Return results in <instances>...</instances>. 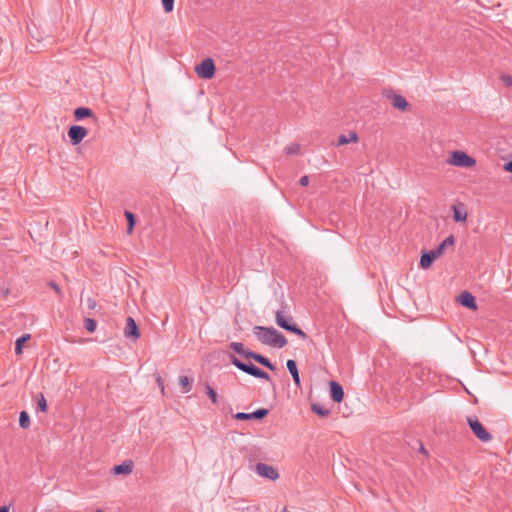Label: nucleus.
Here are the masks:
<instances>
[{"label":"nucleus","mask_w":512,"mask_h":512,"mask_svg":"<svg viewBox=\"0 0 512 512\" xmlns=\"http://www.w3.org/2000/svg\"><path fill=\"white\" fill-rule=\"evenodd\" d=\"M503 169L506 172L512 173V161H508L503 165Z\"/></svg>","instance_id":"nucleus-38"},{"label":"nucleus","mask_w":512,"mask_h":512,"mask_svg":"<svg viewBox=\"0 0 512 512\" xmlns=\"http://www.w3.org/2000/svg\"><path fill=\"white\" fill-rule=\"evenodd\" d=\"M440 256L435 251V249L430 251H422V255L420 257V267L423 269H428L432 266L433 262L438 259Z\"/></svg>","instance_id":"nucleus-11"},{"label":"nucleus","mask_w":512,"mask_h":512,"mask_svg":"<svg viewBox=\"0 0 512 512\" xmlns=\"http://www.w3.org/2000/svg\"><path fill=\"white\" fill-rule=\"evenodd\" d=\"M281 512H289V511H288V509L286 507H284Z\"/></svg>","instance_id":"nucleus-43"},{"label":"nucleus","mask_w":512,"mask_h":512,"mask_svg":"<svg viewBox=\"0 0 512 512\" xmlns=\"http://www.w3.org/2000/svg\"><path fill=\"white\" fill-rule=\"evenodd\" d=\"M205 388L206 394L208 395L212 403L216 404L218 402V394L216 393V391L208 383L205 384Z\"/></svg>","instance_id":"nucleus-29"},{"label":"nucleus","mask_w":512,"mask_h":512,"mask_svg":"<svg viewBox=\"0 0 512 512\" xmlns=\"http://www.w3.org/2000/svg\"><path fill=\"white\" fill-rule=\"evenodd\" d=\"M230 362L237 367L239 370L253 376L256 378L264 379L267 381H270L271 378L267 372L260 369L256 365H254L252 362L245 363L241 361L239 358H237L234 354L229 355Z\"/></svg>","instance_id":"nucleus-2"},{"label":"nucleus","mask_w":512,"mask_h":512,"mask_svg":"<svg viewBox=\"0 0 512 512\" xmlns=\"http://www.w3.org/2000/svg\"><path fill=\"white\" fill-rule=\"evenodd\" d=\"M84 327L89 333H93L96 330L97 322L93 318H85Z\"/></svg>","instance_id":"nucleus-28"},{"label":"nucleus","mask_w":512,"mask_h":512,"mask_svg":"<svg viewBox=\"0 0 512 512\" xmlns=\"http://www.w3.org/2000/svg\"><path fill=\"white\" fill-rule=\"evenodd\" d=\"M453 219L455 222H465L467 220V212L463 203H459V206L453 205Z\"/></svg>","instance_id":"nucleus-19"},{"label":"nucleus","mask_w":512,"mask_h":512,"mask_svg":"<svg viewBox=\"0 0 512 512\" xmlns=\"http://www.w3.org/2000/svg\"><path fill=\"white\" fill-rule=\"evenodd\" d=\"M73 115H74L75 120H77V121H81L85 118H93L95 121L97 120L92 109H90L88 107L76 108L73 112Z\"/></svg>","instance_id":"nucleus-16"},{"label":"nucleus","mask_w":512,"mask_h":512,"mask_svg":"<svg viewBox=\"0 0 512 512\" xmlns=\"http://www.w3.org/2000/svg\"><path fill=\"white\" fill-rule=\"evenodd\" d=\"M457 300L463 307L470 310H477L476 299L469 291L461 292Z\"/></svg>","instance_id":"nucleus-12"},{"label":"nucleus","mask_w":512,"mask_h":512,"mask_svg":"<svg viewBox=\"0 0 512 512\" xmlns=\"http://www.w3.org/2000/svg\"><path fill=\"white\" fill-rule=\"evenodd\" d=\"M37 407H38V410H40L41 412H44V413H46L48 410L47 401H46L43 393H39L37 395Z\"/></svg>","instance_id":"nucleus-27"},{"label":"nucleus","mask_w":512,"mask_h":512,"mask_svg":"<svg viewBox=\"0 0 512 512\" xmlns=\"http://www.w3.org/2000/svg\"><path fill=\"white\" fill-rule=\"evenodd\" d=\"M383 96L391 101L392 106L402 112L410 109L408 101L400 94L395 93L392 89L383 90Z\"/></svg>","instance_id":"nucleus-6"},{"label":"nucleus","mask_w":512,"mask_h":512,"mask_svg":"<svg viewBox=\"0 0 512 512\" xmlns=\"http://www.w3.org/2000/svg\"><path fill=\"white\" fill-rule=\"evenodd\" d=\"M276 323L280 328L294 333L302 339H306L308 337L307 334L293 322V318L290 316H285L283 311L276 312Z\"/></svg>","instance_id":"nucleus-3"},{"label":"nucleus","mask_w":512,"mask_h":512,"mask_svg":"<svg viewBox=\"0 0 512 512\" xmlns=\"http://www.w3.org/2000/svg\"><path fill=\"white\" fill-rule=\"evenodd\" d=\"M31 338L30 334H23L16 340L15 353L17 355L22 354L23 345Z\"/></svg>","instance_id":"nucleus-24"},{"label":"nucleus","mask_w":512,"mask_h":512,"mask_svg":"<svg viewBox=\"0 0 512 512\" xmlns=\"http://www.w3.org/2000/svg\"><path fill=\"white\" fill-rule=\"evenodd\" d=\"M329 387L331 399L336 403L342 402L344 399L343 387L336 381H330Z\"/></svg>","instance_id":"nucleus-14"},{"label":"nucleus","mask_w":512,"mask_h":512,"mask_svg":"<svg viewBox=\"0 0 512 512\" xmlns=\"http://www.w3.org/2000/svg\"><path fill=\"white\" fill-rule=\"evenodd\" d=\"M468 425L472 430L473 434L482 442H489L492 439V435L487 431L484 425L479 421L477 417H468Z\"/></svg>","instance_id":"nucleus-4"},{"label":"nucleus","mask_w":512,"mask_h":512,"mask_svg":"<svg viewBox=\"0 0 512 512\" xmlns=\"http://www.w3.org/2000/svg\"><path fill=\"white\" fill-rule=\"evenodd\" d=\"M195 72L201 79H211L216 73V66H195Z\"/></svg>","instance_id":"nucleus-15"},{"label":"nucleus","mask_w":512,"mask_h":512,"mask_svg":"<svg viewBox=\"0 0 512 512\" xmlns=\"http://www.w3.org/2000/svg\"><path fill=\"white\" fill-rule=\"evenodd\" d=\"M247 359L254 360L260 365L266 367L270 371H275L276 366L264 355L251 351V353H247Z\"/></svg>","instance_id":"nucleus-13"},{"label":"nucleus","mask_w":512,"mask_h":512,"mask_svg":"<svg viewBox=\"0 0 512 512\" xmlns=\"http://www.w3.org/2000/svg\"><path fill=\"white\" fill-rule=\"evenodd\" d=\"M155 380H156L158 387L161 390V393L164 394V390H165L164 380L159 373L155 374Z\"/></svg>","instance_id":"nucleus-33"},{"label":"nucleus","mask_w":512,"mask_h":512,"mask_svg":"<svg viewBox=\"0 0 512 512\" xmlns=\"http://www.w3.org/2000/svg\"><path fill=\"white\" fill-rule=\"evenodd\" d=\"M68 137L72 145H78L87 136L88 130L80 125H72L68 129Z\"/></svg>","instance_id":"nucleus-7"},{"label":"nucleus","mask_w":512,"mask_h":512,"mask_svg":"<svg viewBox=\"0 0 512 512\" xmlns=\"http://www.w3.org/2000/svg\"><path fill=\"white\" fill-rule=\"evenodd\" d=\"M299 183L301 186H307L309 184V177L307 175L302 176Z\"/></svg>","instance_id":"nucleus-37"},{"label":"nucleus","mask_w":512,"mask_h":512,"mask_svg":"<svg viewBox=\"0 0 512 512\" xmlns=\"http://www.w3.org/2000/svg\"><path fill=\"white\" fill-rule=\"evenodd\" d=\"M199 64H214V60L210 57L203 59Z\"/></svg>","instance_id":"nucleus-40"},{"label":"nucleus","mask_w":512,"mask_h":512,"mask_svg":"<svg viewBox=\"0 0 512 512\" xmlns=\"http://www.w3.org/2000/svg\"><path fill=\"white\" fill-rule=\"evenodd\" d=\"M454 244L455 238L453 235H450L443 242H441L437 248H435V251L438 253L439 256H441L448 246H454Z\"/></svg>","instance_id":"nucleus-22"},{"label":"nucleus","mask_w":512,"mask_h":512,"mask_svg":"<svg viewBox=\"0 0 512 512\" xmlns=\"http://www.w3.org/2000/svg\"><path fill=\"white\" fill-rule=\"evenodd\" d=\"M229 347L237 354L243 356L244 358L247 359V353H251L250 350L246 349L244 347V344L243 343H240V342H231L229 344Z\"/></svg>","instance_id":"nucleus-21"},{"label":"nucleus","mask_w":512,"mask_h":512,"mask_svg":"<svg viewBox=\"0 0 512 512\" xmlns=\"http://www.w3.org/2000/svg\"><path fill=\"white\" fill-rule=\"evenodd\" d=\"M311 410L320 417H327L330 415V410L320 403H312Z\"/></svg>","instance_id":"nucleus-23"},{"label":"nucleus","mask_w":512,"mask_h":512,"mask_svg":"<svg viewBox=\"0 0 512 512\" xmlns=\"http://www.w3.org/2000/svg\"><path fill=\"white\" fill-rule=\"evenodd\" d=\"M286 366L293 378L294 384L296 385V387L300 388L301 382L296 361L293 359H289L286 362Z\"/></svg>","instance_id":"nucleus-17"},{"label":"nucleus","mask_w":512,"mask_h":512,"mask_svg":"<svg viewBox=\"0 0 512 512\" xmlns=\"http://www.w3.org/2000/svg\"><path fill=\"white\" fill-rule=\"evenodd\" d=\"M95 512H102V511H101V510H97V511H95Z\"/></svg>","instance_id":"nucleus-44"},{"label":"nucleus","mask_w":512,"mask_h":512,"mask_svg":"<svg viewBox=\"0 0 512 512\" xmlns=\"http://www.w3.org/2000/svg\"><path fill=\"white\" fill-rule=\"evenodd\" d=\"M179 384L182 387L183 391L185 393L189 392L191 390V385L189 378L185 375H182L179 377Z\"/></svg>","instance_id":"nucleus-30"},{"label":"nucleus","mask_w":512,"mask_h":512,"mask_svg":"<svg viewBox=\"0 0 512 512\" xmlns=\"http://www.w3.org/2000/svg\"><path fill=\"white\" fill-rule=\"evenodd\" d=\"M133 462L131 460L124 461L119 465H115L112 472L115 475H128L133 471Z\"/></svg>","instance_id":"nucleus-18"},{"label":"nucleus","mask_w":512,"mask_h":512,"mask_svg":"<svg viewBox=\"0 0 512 512\" xmlns=\"http://www.w3.org/2000/svg\"><path fill=\"white\" fill-rule=\"evenodd\" d=\"M510 181H511V183H512V177L510 178Z\"/></svg>","instance_id":"nucleus-45"},{"label":"nucleus","mask_w":512,"mask_h":512,"mask_svg":"<svg viewBox=\"0 0 512 512\" xmlns=\"http://www.w3.org/2000/svg\"><path fill=\"white\" fill-rule=\"evenodd\" d=\"M418 444H419V452L424 455H427V450L425 449L423 443L421 441H418Z\"/></svg>","instance_id":"nucleus-39"},{"label":"nucleus","mask_w":512,"mask_h":512,"mask_svg":"<svg viewBox=\"0 0 512 512\" xmlns=\"http://www.w3.org/2000/svg\"><path fill=\"white\" fill-rule=\"evenodd\" d=\"M8 294H9V289H6L5 291H3L4 296H7Z\"/></svg>","instance_id":"nucleus-42"},{"label":"nucleus","mask_w":512,"mask_h":512,"mask_svg":"<svg viewBox=\"0 0 512 512\" xmlns=\"http://www.w3.org/2000/svg\"><path fill=\"white\" fill-rule=\"evenodd\" d=\"M48 285L58 294V296H61V294H62L61 289L56 282L50 281L48 283Z\"/></svg>","instance_id":"nucleus-36"},{"label":"nucleus","mask_w":512,"mask_h":512,"mask_svg":"<svg viewBox=\"0 0 512 512\" xmlns=\"http://www.w3.org/2000/svg\"><path fill=\"white\" fill-rule=\"evenodd\" d=\"M449 163L464 168H471L476 165V160L463 151H453L450 156Z\"/></svg>","instance_id":"nucleus-5"},{"label":"nucleus","mask_w":512,"mask_h":512,"mask_svg":"<svg viewBox=\"0 0 512 512\" xmlns=\"http://www.w3.org/2000/svg\"><path fill=\"white\" fill-rule=\"evenodd\" d=\"M124 215L126 217L127 225H128L127 233L131 234L134 229V226L136 224V217L132 212H130L128 210L125 211Z\"/></svg>","instance_id":"nucleus-25"},{"label":"nucleus","mask_w":512,"mask_h":512,"mask_svg":"<svg viewBox=\"0 0 512 512\" xmlns=\"http://www.w3.org/2000/svg\"><path fill=\"white\" fill-rule=\"evenodd\" d=\"M0 512H9V507L5 506V505L1 506L0 507Z\"/></svg>","instance_id":"nucleus-41"},{"label":"nucleus","mask_w":512,"mask_h":512,"mask_svg":"<svg viewBox=\"0 0 512 512\" xmlns=\"http://www.w3.org/2000/svg\"><path fill=\"white\" fill-rule=\"evenodd\" d=\"M86 304H87V307L90 309V310H94L96 307H97V302L95 299L91 298V297H88L86 299Z\"/></svg>","instance_id":"nucleus-35"},{"label":"nucleus","mask_w":512,"mask_h":512,"mask_svg":"<svg viewBox=\"0 0 512 512\" xmlns=\"http://www.w3.org/2000/svg\"><path fill=\"white\" fill-rule=\"evenodd\" d=\"M501 80L507 87H512V77L510 75L502 74Z\"/></svg>","instance_id":"nucleus-34"},{"label":"nucleus","mask_w":512,"mask_h":512,"mask_svg":"<svg viewBox=\"0 0 512 512\" xmlns=\"http://www.w3.org/2000/svg\"><path fill=\"white\" fill-rule=\"evenodd\" d=\"M253 332L258 341L271 347L283 348L288 343L286 337L273 327L255 326Z\"/></svg>","instance_id":"nucleus-1"},{"label":"nucleus","mask_w":512,"mask_h":512,"mask_svg":"<svg viewBox=\"0 0 512 512\" xmlns=\"http://www.w3.org/2000/svg\"><path fill=\"white\" fill-rule=\"evenodd\" d=\"M300 151V146L297 143H293L285 147V153L288 155H296Z\"/></svg>","instance_id":"nucleus-31"},{"label":"nucleus","mask_w":512,"mask_h":512,"mask_svg":"<svg viewBox=\"0 0 512 512\" xmlns=\"http://www.w3.org/2000/svg\"><path fill=\"white\" fill-rule=\"evenodd\" d=\"M256 472L271 481H275L279 478V473L276 468L266 463H258L256 464Z\"/></svg>","instance_id":"nucleus-8"},{"label":"nucleus","mask_w":512,"mask_h":512,"mask_svg":"<svg viewBox=\"0 0 512 512\" xmlns=\"http://www.w3.org/2000/svg\"><path fill=\"white\" fill-rule=\"evenodd\" d=\"M359 141V136L355 131H350L348 135L340 134L337 140V146L346 145L349 143H356Z\"/></svg>","instance_id":"nucleus-20"},{"label":"nucleus","mask_w":512,"mask_h":512,"mask_svg":"<svg viewBox=\"0 0 512 512\" xmlns=\"http://www.w3.org/2000/svg\"><path fill=\"white\" fill-rule=\"evenodd\" d=\"M19 425L22 429H28L30 426V416L26 411H21L19 415Z\"/></svg>","instance_id":"nucleus-26"},{"label":"nucleus","mask_w":512,"mask_h":512,"mask_svg":"<svg viewBox=\"0 0 512 512\" xmlns=\"http://www.w3.org/2000/svg\"><path fill=\"white\" fill-rule=\"evenodd\" d=\"M269 413V410L266 408H259L252 413L238 412L234 415V418L237 420H262Z\"/></svg>","instance_id":"nucleus-10"},{"label":"nucleus","mask_w":512,"mask_h":512,"mask_svg":"<svg viewBox=\"0 0 512 512\" xmlns=\"http://www.w3.org/2000/svg\"><path fill=\"white\" fill-rule=\"evenodd\" d=\"M124 335L133 342L140 338V330L138 324L133 317L129 316L126 319V327L124 329Z\"/></svg>","instance_id":"nucleus-9"},{"label":"nucleus","mask_w":512,"mask_h":512,"mask_svg":"<svg viewBox=\"0 0 512 512\" xmlns=\"http://www.w3.org/2000/svg\"><path fill=\"white\" fill-rule=\"evenodd\" d=\"M165 13H170L174 9V0H161Z\"/></svg>","instance_id":"nucleus-32"}]
</instances>
